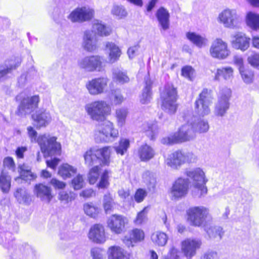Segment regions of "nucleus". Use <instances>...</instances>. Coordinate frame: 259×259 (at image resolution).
I'll use <instances>...</instances> for the list:
<instances>
[{"instance_id":"1","label":"nucleus","mask_w":259,"mask_h":259,"mask_svg":"<svg viewBox=\"0 0 259 259\" xmlns=\"http://www.w3.org/2000/svg\"><path fill=\"white\" fill-rule=\"evenodd\" d=\"M28 135L32 142H37L39 145L41 150L45 156L60 155L61 153V144L56 142L55 137L42 135L37 138L36 131H28Z\"/></svg>"},{"instance_id":"2","label":"nucleus","mask_w":259,"mask_h":259,"mask_svg":"<svg viewBox=\"0 0 259 259\" xmlns=\"http://www.w3.org/2000/svg\"><path fill=\"white\" fill-rule=\"evenodd\" d=\"M186 174L192 180V185L194 188L193 195L200 198L207 193L206 184L208 180L203 170L200 167H196L187 170Z\"/></svg>"},{"instance_id":"3","label":"nucleus","mask_w":259,"mask_h":259,"mask_svg":"<svg viewBox=\"0 0 259 259\" xmlns=\"http://www.w3.org/2000/svg\"><path fill=\"white\" fill-rule=\"evenodd\" d=\"M187 220L190 225L203 228L212 220L209 209L203 206H193L187 210Z\"/></svg>"},{"instance_id":"4","label":"nucleus","mask_w":259,"mask_h":259,"mask_svg":"<svg viewBox=\"0 0 259 259\" xmlns=\"http://www.w3.org/2000/svg\"><path fill=\"white\" fill-rule=\"evenodd\" d=\"M84 109L91 119L98 122L105 121L107 116L110 113L109 105L103 100L88 103L85 105Z\"/></svg>"},{"instance_id":"5","label":"nucleus","mask_w":259,"mask_h":259,"mask_svg":"<svg viewBox=\"0 0 259 259\" xmlns=\"http://www.w3.org/2000/svg\"><path fill=\"white\" fill-rule=\"evenodd\" d=\"M177 99V89L172 83H166L160 93L162 109L170 114L174 113L177 110L176 101Z\"/></svg>"},{"instance_id":"6","label":"nucleus","mask_w":259,"mask_h":259,"mask_svg":"<svg viewBox=\"0 0 259 259\" xmlns=\"http://www.w3.org/2000/svg\"><path fill=\"white\" fill-rule=\"evenodd\" d=\"M16 100L19 103L16 114L22 116L30 113L36 109L40 99L38 95L28 97L24 93H21L16 97Z\"/></svg>"},{"instance_id":"7","label":"nucleus","mask_w":259,"mask_h":259,"mask_svg":"<svg viewBox=\"0 0 259 259\" xmlns=\"http://www.w3.org/2000/svg\"><path fill=\"white\" fill-rule=\"evenodd\" d=\"M218 21L225 28L237 29L239 27L242 18L236 9H226L219 14Z\"/></svg>"},{"instance_id":"8","label":"nucleus","mask_w":259,"mask_h":259,"mask_svg":"<svg viewBox=\"0 0 259 259\" xmlns=\"http://www.w3.org/2000/svg\"><path fill=\"white\" fill-rule=\"evenodd\" d=\"M213 97L210 90L203 89L195 102V111L200 116L208 115L210 110L209 106L212 103Z\"/></svg>"},{"instance_id":"9","label":"nucleus","mask_w":259,"mask_h":259,"mask_svg":"<svg viewBox=\"0 0 259 259\" xmlns=\"http://www.w3.org/2000/svg\"><path fill=\"white\" fill-rule=\"evenodd\" d=\"M103 58L99 55H91L79 59L77 65L85 71H101L103 69Z\"/></svg>"},{"instance_id":"10","label":"nucleus","mask_w":259,"mask_h":259,"mask_svg":"<svg viewBox=\"0 0 259 259\" xmlns=\"http://www.w3.org/2000/svg\"><path fill=\"white\" fill-rule=\"evenodd\" d=\"M195 137V131H177L162 138L161 143L164 145H172L192 140Z\"/></svg>"},{"instance_id":"11","label":"nucleus","mask_w":259,"mask_h":259,"mask_svg":"<svg viewBox=\"0 0 259 259\" xmlns=\"http://www.w3.org/2000/svg\"><path fill=\"white\" fill-rule=\"evenodd\" d=\"M18 230L17 224L14 223H7L2 222L0 224V244L5 247H13V232H16Z\"/></svg>"},{"instance_id":"12","label":"nucleus","mask_w":259,"mask_h":259,"mask_svg":"<svg viewBox=\"0 0 259 259\" xmlns=\"http://www.w3.org/2000/svg\"><path fill=\"white\" fill-rule=\"evenodd\" d=\"M231 95L230 89L225 88L221 90L218 100L215 103L214 114L218 116H223L229 108V100Z\"/></svg>"},{"instance_id":"13","label":"nucleus","mask_w":259,"mask_h":259,"mask_svg":"<svg viewBox=\"0 0 259 259\" xmlns=\"http://www.w3.org/2000/svg\"><path fill=\"white\" fill-rule=\"evenodd\" d=\"M109 79L107 77H100L89 80L85 87L89 93L93 96L104 93L107 89Z\"/></svg>"},{"instance_id":"14","label":"nucleus","mask_w":259,"mask_h":259,"mask_svg":"<svg viewBox=\"0 0 259 259\" xmlns=\"http://www.w3.org/2000/svg\"><path fill=\"white\" fill-rule=\"evenodd\" d=\"M209 53L212 58L225 59L230 55V51L226 42L221 38H217L211 44Z\"/></svg>"},{"instance_id":"15","label":"nucleus","mask_w":259,"mask_h":259,"mask_svg":"<svg viewBox=\"0 0 259 259\" xmlns=\"http://www.w3.org/2000/svg\"><path fill=\"white\" fill-rule=\"evenodd\" d=\"M201 241L197 238H187L181 243V250L187 259H191L196 254L197 249L200 248Z\"/></svg>"},{"instance_id":"16","label":"nucleus","mask_w":259,"mask_h":259,"mask_svg":"<svg viewBox=\"0 0 259 259\" xmlns=\"http://www.w3.org/2000/svg\"><path fill=\"white\" fill-rule=\"evenodd\" d=\"M94 11L88 6L77 8L68 16V19L72 22H82L91 20L94 15Z\"/></svg>"},{"instance_id":"17","label":"nucleus","mask_w":259,"mask_h":259,"mask_svg":"<svg viewBox=\"0 0 259 259\" xmlns=\"http://www.w3.org/2000/svg\"><path fill=\"white\" fill-rule=\"evenodd\" d=\"M188 188V180L180 178L175 182L171 188V195L174 199L184 197L187 195Z\"/></svg>"},{"instance_id":"18","label":"nucleus","mask_w":259,"mask_h":259,"mask_svg":"<svg viewBox=\"0 0 259 259\" xmlns=\"http://www.w3.org/2000/svg\"><path fill=\"white\" fill-rule=\"evenodd\" d=\"M127 223V219L121 215L113 214L107 221V225L112 233L119 234L122 233Z\"/></svg>"},{"instance_id":"19","label":"nucleus","mask_w":259,"mask_h":259,"mask_svg":"<svg viewBox=\"0 0 259 259\" xmlns=\"http://www.w3.org/2000/svg\"><path fill=\"white\" fill-rule=\"evenodd\" d=\"M11 259H35V250L28 244L18 246L11 254Z\"/></svg>"},{"instance_id":"20","label":"nucleus","mask_w":259,"mask_h":259,"mask_svg":"<svg viewBox=\"0 0 259 259\" xmlns=\"http://www.w3.org/2000/svg\"><path fill=\"white\" fill-rule=\"evenodd\" d=\"M33 120V125L37 128L45 127L52 120V117L49 111L41 109L35 112L32 115Z\"/></svg>"},{"instance_id":"21","label":"nucleus","mask_w":259,"mask_h":259,"mask_svg":"<svg viewBox=\"0 0 259 259\" xmlns=\"http://www.w3.org/2000/svg\"><path fill=\"white\" fill-rule=\"evenodd\" d=\"M145 238L144 232L140 229L135 228L128 232V236H125L123 239V242L128 247H133L134 243L140 242Z\"/></svg>"},{"instance_id":"22","label":"nucleus","mask_w":259,"mask_h":259,"mask_svg":"<svg viewBox=\"0 0 259 259\" xmlns=\"http://www.w3.org/2000/svg\"><path fill=\"white\" fill-rule=\"evenodd\" d=\"M34 193L37 198L47 203H50L53 197L51 187L42 184L35 185Z\"/></svg>"},{"instance_id":"23","label":"nucleus","mask_w":259,"mask_h":259,"mask_svg":"<svg viewBox=\"0 0 259 259\" xmlns=\"http://www.w3.org/2000/svg\"><path fill=\"white\" fill-rule=\"evenodd\" d=\"M166 164L173 169H178L185 163L184 151L177 150L169 154L165 160Z\"/></svg>"},{"instance_id":"24","label":"nucleus","mask_w":259,"mask_h":259,"mask_svg":"<svg viewBox=\"0 0 259 259\" xmlns=\"http://www.w3.org/2000/svg\"><path fill=\"white\" fill-rule=\"evenodd\" d=\"M89 238L96 243H104L106 240L105 230L103 225L95 224L92 226L89 233Z\"/></svg>"},{"instance_id":"25","label":"nucleus","mask_w":259,"mask_h":259,"mask_svg":"<svg viewBox=\"0 0 259 259\" xmlns=\"http://www.w3.org/2000/svg\"><path fill=\"white\" fill-rule=\"evenodd\" d=\"M82 47L88 52H94L98 49L97 40L93 31L86 30L83 37Z\"/></svg>"},{"instance_id":"26","label":"nucleus","mask_w":259,"mask_h":259,"mask_svg":"<svg viewBox=\"0 0 259 259\" xmlns=\"http://www.w3.org/2000/svg\"><path fill=\"white\" fill-rule=\"evenodd\" d=\"M232 45L234 48L242 51H246L249 47L250 38L242 32H237L233 36Z\"/></svg>"},{"instance_id":"27","label":"nucleus","mask_w":259,"mask_h":259,"mask_svg":"<svg viewBox=\"0 0 259 259\" xmlns=\"http://www.w3.org/2000/svg\"><path fill=\"white\" fill-rule=\"evenodd\" d=\"M118 131H97L95 139L97 142H112L118 136Z\"/></svg>"},{"instance_id":"28","label":"nucleus","mask_w":259,"mask_h":259,"mask_svg":"<svg viewBox=\"0 0 259 259\" xmlns=\"http://www.w3.org/2000/svg\"><path fill=\"white\" fill-rule=\"evenodd\" d=\"M145 87L140 97V101L143 104H147L150 102L152 98V82L148 76L145 77Z\"/></svg>"},{"instance_id":"29","label":"nucleus","mask_w":259,"mask_h":259,"mask_svg":"<svg viewBox=\"0 0 259 259\" xmlns=\"http://www.w3.org/2000/svg\"><path fill=\"white\" fill-rule=\"evenodd\" d=\"M156 18L162 29L166 30L169 27V13L163 7H160L156 13Z\"/></svg>"},{"instance_id":"30","label":"nucleus","mask_w":259,"mask_h":259,"mask_svg":"<svg viewBox=\"0 0 259 259\" xmlns=\"http://www.w3.org/2000/svg\"><path fill=\"white\" fill-rule=\"evenodd\" d=\"M21 63V60L18 58L17 62L14 64V62L11 61H7L5 63L0 66V81L6 78L7 75L11 73L13 69H15Z\"/></svg>"},{"instance_id":"31","label":"nucleus","mask_w":259,"mask_h":259,"mask_svg":"<svg viewBox=\"0 0 259 259\" xmlns=\"http://www.w3.org/2000/svg\"><path fill=\"white\" fill-rule=\"evenodd\" d=\"M112 80L117 84H123L127 83L130 81V78L126 71L122 69L115 67L112 69Z\"/></svg>"},{"instance_id":"32","label":"nucleus","mask_w":259,"mask_h":259,"mask_svg":"<svg viewBox=\"0 0 259 259\" xmlns=\"http://www.w3.org/2000/svg\"><path fill=\"white\" fill-rule=\"evenodd\" d=\"M204 229L210 238L215 239L217 241L221 240L224 235V232L222 228L219 226H210V223L204 228Z\"/></svg>"},{"instance_id":"33","label":"nucleus","mask_w":259,"mask_h":259,"mask_svg":"<svg viewBox=\"0 0 259 259\" xmlns=\"http://www.w3.org/2000/svg\"><path fill=\"white\" fill-rule=\"evenodd\" d=\"M187 38L199 48L205 47L208 44L207 39L204 36L195 32H189L186 34Z\"/></svg>"},{"instance_id":"34","label":"nucleus","mask_w":259,"mask_h":259,"mask_svg":"<svg viewBox=\"0 0 259 259\" xmlns=\"http://www.w3.org/2000/svg\"><path fill=\"white\" fill-rule=\"evenodd\" d=\"M209 126L207 121L198 120L196 122L195 117H193L191 121H189L187 124L182 126V128L185 130H208Z\"/></svg>"},{"instance_id":"35","label":"nucleus","mask_w":259,"mask_h":259,"mask_svg":"<svg viewBox=\"0 0 259 259\" xmlns=\"http://www.w3.org/2000/svg\"><path fill=\"white\" fill-rule=\"evenodd\" d=\"M106 49L109 51V57L111 63H113L119 59L121 52L117 46L113 42H107Z\"/></svg>"},{"instance_id":"36","label":"nucleus","mask_w":259,"mask_h":259,"mask_svg":"<svg viewBox=\"0 0 259 259\" xmlns=\"http://www.w3.org/2000/svg\"><path fill=\"white\" fill-rule=\"evenodd\" d=\"M93 31L101 36H106L110 35L111 28L102 23L99 20H95L93 24Z\"/></svg>"},{"instance_id":"37","label":"nucleus","mask_w":259,"mask_h":259,"mask_svg":"<svg viewBox=\"0 0 259 259\" xmlns=\"http://www.w3.org/2000/svg\"><path fill=\"white\" fill-rule=\"evenodd\" d=\"M109 259H129L124 252V250L120 246H112L108 250Z\"/></svg>"},{"instance_id":"38","label":"nucleus","mask_w":259,"mask_h":259,"mask_svg":"<svg viewBox=\"0 0 259 259\" xmlns=\"http://www.w3.org/2000/svg\"><path fill=\"white\" fill-rule=\"evenodd\" d=\"M11 186V177L8 174L2 171L0 174V190L3 193H8Z\"/></svg>"},{"instance_id":"39","label":"nucleus","mask_w":259,"mask_h":259,"mask_svg":"<svg viewBox=\"0 0 259 259\" xmlns=\"http://www.w3.org/2000/svg\"><path fill=\"white\" fill-rule=\"evenodd\" d=\"M76 171V168L67 163H65L59 167L58 174L63 179H66L75 175Z\"/></svg>"},{"instance_id":"40","label":"nucleus","mask_w":259,"mask_h":259,"mask_svg":"<svg viewBox=\"0 0 259 259\" xmlns=\"http://www.w3.org/2000/svg\"><path fill=\"white\" fill-rule=\"evenodd\" d=\"M142 179L143 183L147 186L149 191H154L156 183V177L154 174L149 171H146L143 173Z\"/></svg>"},{"instance_id":"41","label":"nucleus","mask_w":259,"mask_h":259,"mask_svg":"<svg viewBox=\"0 0 259 259\" xmlns=\"http://www.w3.org/2000/svg\"><path fill=\"white\" fill-rule=\"evenodd\" d=\"M14 196L19 203L29 204L31 201L30 195L25 189H17Z\"/></svg>"},{"instance_id":"42","label":"nucleus","mask_w":259,"mask_h":259,"mask_svg":"<svg viewBox=\"0 0 259 259\" xmlns=\"http://www.w3.org/2000/svg\"><path fill=\"white\" fill-rule=\"evenodd\" d=\"M233 69L231 67H225L218 68L215 74L214 80L219 81L221 77L225 80H230L233 76Z\"/></svg>"},{"instance_id":"43","label":"nucleus","mask_w":259,"mask_h":259,"mask_svg":"<svg viewBox=\"0 0 259 259\" xmlns=\"http://www.w3.org/2000/svg\"><path fill=\"white\" fill-rule=\"evenodd\" d=\"M151 238L153 243L158 246H165L168 240L167 235L165 233L160 231L153 233Z\"/></svg>"},{"instance_id":"44","label":"nucleus","mask_w":259,"mask_h":259,"mask_svg":"<svg viewBox=\"0 0 259 259\" xmlns=\"http://www.w3.org/2000/svg\"><path fill=\"white\" fill-rule=\"evenodd\" d=\"M139 155L142 161H148L153 157L154 151L153 149L147 144L142 146L138 151Z\"/></svg>"},{"instance_id":"45","label":"nucleus","mask_w":259,"mask_h":259,"mask_svg":"<svg viewBox=\"0 0 259 259\" xmlns=\"http://www.w3.org/2000/svg\"><path fill=\"white\" fill-rule=\"evenodd\" d=\"M130 140L126 138H121L118 144L114 146L113 148L117 154L123 155L127 151L130 147Z\"/></svg>"},{"instance_id":"46","label":"nucleus","mask_w":259,"mask_h":259,"mask_svg":"<svg viewBox=\"0 0 259 259\" xmlns=\"http://www.w3.org/2000/svg\"><path fill=\"white\" fill-rule=\"evenodd\" d=\"M247 25L252 29H259V15L255 13L248 12L246 16Z\"/></svg>"},{"instance_id":"47","label":"nucleus","mask_w":259,"mask_h":259,"mask_svg":"<svg viewBox=\"0 0 259 259\" xmlns=\"http://www.w3.org/2000/svg\"><path fill=\"white\" fill-rule=\"evenodd\" d=\"M96 150L90 149L87 151L84 155L85 163L89 166H92L99 160Z\"/></svg>"},{"instance_id":"48","label":"nucleus","mask_w":259,"mask_h":259,"mask_svg":"<svg viewBox=\"0 0 259 259\" xmlns=\"http://www.w3.org/2000/svg\"><path fill=\"white\" fill-rule=\"evenodd\" d=\"M111 151L110 147H105L103 148L96 150L98 156L100 155L102 163L105 165H108L110 162V156Z\"/></svg>"},{"instance_id":"49","label":"nucleus","mask_w":259,"mask_h":259,"mask_svg":"<svg viewBox=\"0 0 259 259\" xmlns=\"http://www.w3.org/2000/svg\"><path fill=\"white\" fill-rule=\"evenodd\" d=\"M19 169L20 175L22 179L25 181H30L36 178V176L25 165H20Z\"/></svg>"},{"instance_id":"50","label":"nucleus","mask_w":259,"mask_h":259,"mask_svg":"<svg viewBox=\"0 0 259 259\" xmlns=\"http://www.w3.org/2000/svg\"><path fill=\"white\" fill-rule=\"evenodd\" d=\"M83 210L87 215L93 218H96L99 212V208L94 205L92 203L84 204Z\"/></svg>"},{"instance_id":"51","label":"nucleus","mask_w":259,"mask_h":259,"mask_svg":"<svg viewBox=\"0 0 259 259\" xmlns=\"http://www.w3.org/2000/svg\"><path fill=\"white\" fill-rule=\"evenodd\" d=\"M148 207H145L142 210L138 213L134 222L136 225H141L145 223L147 220V213Z\"/></svg>"},{"instance_id":"52","label":"nucleus","mask_w":259,"mask_h":259,"mask_svg":"<svg viewBox=\"0 0 259 259\" xmlns=\"http://www.w3.org/2000/svg\"><path fill=\"white\" fill-rule=\"evenodd\" d=\"M110 175V171L108 170H105L101 175V178L97 186L99 188H106L109 185V179Z\"/></svg>"},{"instance_id":"53","label":"nucleus","mask_w":259,"mask_h":259,"mask_svg":"<svg viewBox=\"0 0 259 259\" xmlns=\"http://www.w3.org/2000/svg\"><path fill=\"white\" fill-rule=\"evenodd\" d=\"M100 166H95L92 168L89 173L88 179L91 184H94L99 178Z\"/></svg>"},{"instance_id":"54","label":"nucleus","mask_w":259,"mask_h":259,"mask_svg":"<svg viewBox=\"0 0 259 259\" xmlns=\"http://www.w3.org/2000/svg\"><path fill=\"white\" fill-rule=\"evenodd\" d=\"M58 198L60 201L67 203L75 198V194L73 192L68 193L65 191H61L59 193Z\"/></svg>"},{"instance_id":"55","label":"nucleus","mask_w":259,"mask_h":259,"mask_svg":"<svg viewBox=\"0 0 259 259\" xmlns=\"http://www.w3.org/2000/svg\"><path fill=\"white\" fill-rule=\"evenodd\" d=\"M116 118L118 125L122 127L124 124L126 116L127 115V110L125 108H120L116 111Z\"/></svg>"},{"instance_id":"56","label":"nucleus","mask_w":259,"mask_h":259,"mask_svg":"<svg viewBox=\"0 0 259 259\" xmlns=\"http://www.w3.org/2000/svg\"><path fill=\"white\" fill-rule=\"evenodd\" d=\"M239 72L244 82L249 84L252 82L254 74L252 70L244 68L240 69Z\"/></svg>"},{"instance_id":"57","label":"nucleus","mask_w":259,"mask_h":259,"mask_svg":"<svg viewBox=\"0 0 259 259\" xmlns=\"http://www.w3.org/2000/svg\"><path fill=\"white\" fill-rule=\"evenodd\" d=\"M103 206L106 213H110L113 208V199L110 194H105L104 197Z\"/></svg>"},{"instance_id":"58","label":"nucleus","mask_w":259,"mask_h":259,"mask_svg":"<svg viewBox=\"0 0 259 259\" xmlns=\"http://www.w3.org/2000/svg\"><path fill=\"white\" fill-rule=\"evenodd\" d=\"M180 251L178 248L172 245L170 247L167 255L164 259H180Z\"/></svg>"},{"instance_id":"59","label":"nucleus","mask_w":259,"mask_h":259,"mask_svg":"<svg viewBox=\"0 0 259 259\" xmlns=\"http://www.w3.org/2000/svg\"><path fill=\"white\" fill-rule=\"evenodd\" d=\"M84 184L83 176L80 174L77 175L72 180V186L75 190L80 189L83 187Z\"/></svg>"},{"instance_id":"60","label":"nucleus","mask_w":259,"mask_h":259,"mask_svg":"<svg viewBox=\"0 0 259 259\" xmlns=\"http://www.w3.org/2000/svg\"><path fill=\"white\" fill-rule=\"evenodd\" d=\"M182 75L190 80H192L195 76L194 69L190 66H186L182 69Z\"/></svg>"},{"instance_id":"61","label":"nucleus","mask_w":259,"mask_h":259,"mask_svg":"<svg viewBox=\"0 0 259 259\" xmlns=\"http://www.w3.org/2000/svg\"><path fill=\"white\" fill-rule=\"evenodd\" d=\"M110 98L115 105L121 104L124 100V98L119 90L112 91Z\"/></svg>"},{"instance_id":"62","label":"nucleus","mask_w":259,"mask_h":259,"mask_svg":"<svg viewBox=\"0 0 259 259\" xmlns=\"http://www.w3.org/2000/svg\"><path fill=\"white\" fill-rule=\"evenodd\" d=\"M248 63L253 67L259 70V54L254 53L248 56Z\"/></svg>"},{"instance_id":"63","label":"nucleus","mask_w":259,"mask_h":259,"mask_svg":"<svg viewBox=\"0 0 259 259\" xmlns=\"http://www.w3.org/2000/svg\"><path fill=\"white\" fill-rule=\"evenodd\" d=\"M147 195V192L145 189L139 188L137 190L134 195V199L137 203L142 202Z\"/></svg>"},{"instance_id":"64","label":"nucleus","mask_w":259,"mask_h":259,"mask_svg":"<svg viewBox=\"0 0 259 259\" xmlns=\"http://www.w3.org/2000/svg\"><path fill=\"white\" fill-rule=\"evenodd\" d=\"M112 14L121 18L126 15V12L122 6H114L112 10Z\"/></svg>"}]
</instances>
